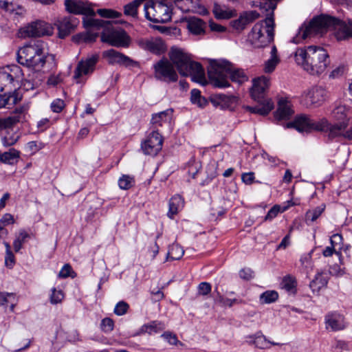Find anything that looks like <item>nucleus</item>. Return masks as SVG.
<instances>
[{"instance_id":"nucleus-7","label":"nucleus","mask_w":352,"mask_h":352,"mask_svg":"<svg viewBox=\"0 0 352 352\" xmlns=\"http://www.w3.org/2000/svg\"><path fill=\"white\" fill-rule=\"evenodd\" d=\"M270 87V78L261 76L253 80L251 96L258 104L255 107H247L252 113L261 116L267 115L274 108V102L270 98H265V91Z\"/></svg>"},{"instance_id":"nucleus-43","label":"nucleus","mask_w":352,"mask_h":352,"mask_svg":"<svg viewBox=\"0 0 352 352\" xmlns=\"http://www.w3.org/2000/svg\"><path fill=\"white\" fill-rule=\"evenodd\" d=\"M29 237L30 235L24 230H21L19 231L13 242L14 249L16 252L21 250L23 243L25 242V239Z\"/></svg>"},{"instance_id":"nucleus-55","label":"nucleus","mask_w":352,"mask_h":352,"mask_svg":"<svg viewBox=\"0 0 352 352\" xmlns=\"http://www.w3.org/2000/svg\"><path fill=\"white\" fill-rule=\"evenodd\" d=\"M285 209H280V207L278 205L273 206L267 212V215L265 217V221H272L274 219L279 212H283Z\"/></svg>"},{"instance_id":"nucleus-6","label":"nucleus","mask_w":352,"mask_h":352,"mask_svg":"<svg viewBox=\"0 0 352 352\" xmlns=\"http://www.w3.org/2000/svg\"><path fill=\"white\" fill-rule=\"evenodd\" d=\"M84 27L95 28L97 30L103 28L101 41L112 46L127 47L129 44L130 39L126 32L121 28H115L111 21L86 18L84 20Z\"/></svg>"},{"instance_id":"nucleus-30","label":"nucleus","mask_w":352,"mask_h":352,"mask_svg":"<svg viewBox=\"0 0 352 352\" xmlns=\"http://www.w3.org/2000/svg\"><path fill=\"white\" fill-rule=\"evenodd\" d=\"M21 153L19 151L12 148L8 151L0 153V162L3 164H14L20 158Z\"/></svg>"},{"instance_id":"nucleus-16","label":"nucleus","mask_w":352,"mask_h":352,"mask_svg":"<svg viewBox=\"0 0 352 352\" xmlns=\"http://www.w3.org/2000/svg\"><path fill=\"white\" fill-rule=\"evenodd\" d=\"M348 126L347 121H344L335 124H331L327 121V126L323 131L328 132L329 138L344 137L348 140H352V128L345 131Z\"/></svg>"},{"instance_id":"nucleus-9","label":"nucleus","mask_w":352,"mask_h":352,"mask_svg":"<svg viewBox=\"0 0 352 352\" xmlns=\"http://www.w3.org/2000/svg\"><path fill=\"white\" fill-rule=\"evenodd\" d=\"M173 4L171 0H146L145 16L154 23L168 22L171 19Z\"/></svg>"},{"instance_id":"nucleus-62","label":"nucleus","mask_w":352,"mask_h":352,"mask_svg":"<svg viewBox=\"0 0 352 352\" xmlns=\"http://www.w3.org/2000/svg\"><path fill=\"white\" fill-rule=\"evenodd\" d=\"M333 253H335L339 258H340V252L337 251L336 248L331 245V246L325 248V249L322 252V255L325 257H328L332 256Z\"/></svg>"},{"instance_id":"nucleus-34","label":"nucleus","mask_w":352,"mask_h":352,"mask_svg":"<svg viewBox=\"0 0 352 352\" xmlns=\"http://www.w3.org/2000/svg\"><path fill=\"white\" fill-rule=\"evenodd\" d=\"M236 100V97L233 96H227L225 94H217L214 100L218 105L221 106L222 109L229 108Z\"/></svg>"},{"instance_id":"nucleus-47","label":"nucleus","mask_w":352,"mask_h":352,"mask_svg":"<svg viewBox=\"0 0 352 352\" xmlns=\"http://www.w3.org/2000/svg\"><path fill=\"white\" fill-rule=\"evenodd\" d=\"M302 267L306 270L308 274L313 270V263L311 260V253L304 254L300 259Z\"/></svg>"},{"instance_id":"nucleus-53","label":"nucleus","mask_w":352,"mask_h":352,"mask_svg":"<svg viewBox=\"0 0 352 352\" xmlns=\"http://www.w3.org/2000/svg\"><path fill=\"white\" fill-rule=\"evenodd\" d=\"M213 13L217 19H228L230 14L228 12L224 10L219 5L214 4L213 7Z\"/></svg>"},{"instance_id":"nucleus-45","label":"nucleus","mask_w":352,"mask_h":352,"mask_svg":"<svg viewBox=\"0 0 352 352\" xmlns=\"http://www.w3.org/2000/svg\"><path fill=\"white\" fill-rule=\"evenodd\" d=\"M190 100L192 103L197 104L199 107H204L206 104V100L201 96V92L197 89L191 91Z\"/></svg>"},{"instance_id":"nucleus-48","label":"nucleus","mask_w":352,"mask_h":352,"mask_svg":"<svg viewBox=\"0 0 352 352\" xmlns=\"http://www.w3.org/2000/svg\"><path fill=\"white\" fill-rule=\"evenodd\" d=\"M76 276V272L72 270V266L68 263L63 265L58 274V277L60 278H66L67 277L75 278Z\"/></svg>"},{"instance_id":"nucleus-31","label":"nucleus","mask_w":352,"mask_h":352,"mask_svg":"<svg viewBox=\"0 0 352 352\" xmlns=\"http://www.w3.org/2000/svg\"><path fill=\"white\" fill-rule=\"evenodd\" d=\"M328 283L327 276L323 272H318L315 278L311 281L309 287L313 292H318L321 288L327 286Z\"/></svg>"},{"instance_id":"nucleus-36","label":"nucleus","mask_w":352,"mask_h":352,"mask_svg":"<svg viewBox=\"0 0 352 352\" xmlns=\"http://www.w3.org/2000/svg\"><path fill=\"white\" fill-rule=\"evenodd\" d=\"M324 209L325 205L321 204L312 210H309L305 214L306 223H309L315 221L324 211Z\"/></svg>"},{"instance_id":"nucleus-33","label":"nucleus","mask_w":352,"mask_h":352,"mask_svg":"<svg viewBox=\"0 0 352 352\" xmlns=\"http://www.w3.org/2000/svg\"><path fill=\"white\" fill-rule=\"evenodd\" d=\"M19 100L20 98L16 93L0 94V108H10L11 105L16 104Z\"/></svg>"},{"instance_id":"nucleus-54","label":"nucleus","mask_w":352,"mask_h":352,"mask_svg":"<svg viewBox=\"0 0 352 352\" xmlns=\"http://www.w3.org/2000/svg\"><path fill=\"white\" fill-rule=\"evenodd\" d=\"M129 308V305L124 301L118 302L114 308V313L117 316H122L125 314Z\"/></svg>"},{"instance_id":"nucleus-64","label":"nucleus","mask_w":352,"mask_h":352,"mask_svg":"<svg viewBox=\"0 0 352 352\" xmlns=\"http://www.w3.org/2000/svg\"><path fill=\"white\" fill-rule=\"evenodd\" d=\"M241 179L245 184H251L254 180V174L252 172L243 173Z\"/></svg>"},{"instance_id":"nucleus-32","label":"nucleus","mask_w":352,"mask_h":352,"mask_svg":"<svg viewBox=\"0 0 352 352\" xmlns=\"http://www.w3.org/2000/svg\"><path fill=\"white\" fill-rule=\"evenodd\" d=\"M145 2L146 0H133V1L126 4L124 6V14L126 16H129L134 18L137 17L138 8L142 4L144 6Z\"/></svg>"},{"instance_id":"nucleus-37","label":"nucleus","mask_w":352,"mask_h":352,"mask_svg":"<svg viewBox=\"0 0 352 352\" xmlns=\"http://www.w3.org/2000/svg\"><path fill=\"white\" fill-rule=\"evenodd\" d=\"M183 248L178 244H172L169 246L166 260H179L184 255Z\"/></svg>"},{"instance_id":"nucleus-26","label":"nucleus","mask_w":352,"mask_h":352,"mask_svg":"<svg viewBox=\"0 0 352 352\" xmlns=\"http://www.w3.org/2000/svg\"><path fill=\"white\" fill-rule=\"evenodd\" d=\"M184 201L180 195H175L172 197L169 201L168 217L172 219L175 214H177L184 208Z\"/></svg>"},{"instance_id":"nucleus-44","label":"nucleus","mask_w":352,"mask_h":352,"mask_svg":"<svg viewBox=\"0 0 352 352\" xmlns=\"http://www.w3.org/2000/svg\"><path fill=\"white\" fill-rule=\"evenodd\" d=\"M65 298V294L61 289H56L53 287L51 289V294L50 295V301L52 305L61 303Z\"/></svg>"},{"instance_id":"nucleus-11","label":"nucleus","mask_w":352,"mask_h":352,"mask_svg":"<svg viewBox=\"0 0 352 352\" xmlns=\"http://www.w3.org/2000/svg\"><path fill=\"white\" fill-rule=\"evenodd\" d=\"M154 76L160 81L170 83L178 80V75L172 63L162 58L153 65Z\"/></svg>"},{"instance_id":"nucleus-39","label":"nucleus","mask_w":352,"mask_h":352,"mask_svg":"<svg viewBox=\"0 0 352 352\" xmlns=\"http://www.w3.org/2000/svg\"><path fill=\"white\" fill-rule=\"evenodd\" d=\"M348 109L345 106H338L332 111L333 118L339 122L347 121L349 124V119L347 118Z\"/></svg>"},{"instance_id":"nucleus-35","label":"nucleus","mask_w":352,"mask_h":352,"mask_svg":"<svg viewBox=\"0 0 352 352\" xmlns=\"http://www.w3.org/2000/svg\"><path fill=\"white\" fill-rule=\"evenodd\" d=\"M41 74L38 72H34L33 76L28 75V79H25L23 86L25 89H34L42 82Z\"/></svg>"},{"instance_id":"nucleus-24","label":"nucleus","mask_w":352,"mask_h":352,"mask_svg":"<svg viewBox=\"0 0 352 352\" xmlns=\"http://www.w3.org/2000/svg\"><path fill=\"white\" fill-rule=\"evenodd\" d=\"M141 46L153 54H160L164 51V45L160 38H151L141 41Z\"/></svg>"},{"instance_id":"nucleus-59","label":"nucleus","mask_w":352,"mask_h":352,"mask_svg":"<svg viewBox=\"0 0 352 352\" xmlns=\"http://www.w3.org/2000/svg\"><path fill=\"white\" fill-rule=\"evenodd\" d=\"M239 276L241 278L249 280L254 276V272L250 268H243L239 272Z\"/></svg>"},{"instance_id":"nucleus-25","label":"nucleus","mask_w":352,"mask_h":352,"mask_svg":"<svg viewBox=\"0 0 352 352\" xmlns=\"http://www.w3.org/2000/svg\"><path fill=\"white\" fill-rule=\"evenodd\" d=\"M206 27V23L199 18L190 17L187 21V28L195 35L204 34Z\"/></svg>"},{"instance_id":"nucleus-49","label":"nucleus","mask_w":352,"mask_h":352,"mask_svg":"<svg viewBox=\"0 0 352 352\" xmlns=\"http://www.w3.org/2000/svg\"><path fill=\"white\" fill-rule=\"evenodd\" d=\"M280 285L286 291L292 292L296 287V280L292 276H287L283 278Z\"/></svg>"},{"instance_id":"nucleus-52","label":"nucleus","mask_w":352,"mask_h":352,"mask_svg":"<svg viewBox=\"0 0 352 352\" xmlns=\"http://www.w3.org/2000/svg\"><path fill=\"white\" fill-rule=\"evenodd\" d=\"M133 178L124 175L118 180V185L121 189L126 190L133 186Z\"/></svg>"},{"instance_id":"nucleus-17","label":"nucleus","mask_w":352,"mask_h":352,"mask_svg":"<svg viewBox=\"0 0 352 352\" xmlns=\"http://www.w3.org/2000/svg\"><path fill=\"white\" fill-rule=\"evenodd\" d=\"M79 23L78 19L75 16L63 17L58 19L55 25L58 30V36L64 38L68 36Z\"/></svg>"},{"instance_id":"nucleus-19","label":"nucleus","mask_w":352,"mask_h":352,"mask_svg":"<svg viewBox=\"0 0 352 352\" xmlns=\"http://www.w3.org/2000/svg\"><path fill=\"white\" fill-rule=\"evenodd\" d=\"M103 56L107 58L108 63L111 65L118 64L124 66H131L135 63V61L127 56L113 49L104 51L103 52Z\"/></svg>"},{"instance_id":"nucleus-13","label":"nucleus","mask_w":352,"mask_h":352,"mask_svg":"<svg viewBox=\"0 0 352 352\" xmlns=\"http://www.w3.org/2000/svg\"><path fill=\"white\" fill-rule=\"evenodd\" d=\"M163 144L162 136L153 131L147 138L142 142L141 148L145 155H156L161 151Z\"/></svg>"},{"instance_id":"nucleus-46","label":"nucleus","mask_w":352,"mask_h":352,"mask_svg":"<svg viewBox=\"0 0 352 352\" xmlns=\"http://www.w3.org/2000/svg\"><path fill=\"white\" fill-rule=\"evenodd\" d=\"M19 139V136L15 133L9 132L1 138V143L6 147L11 146L15 144Z\"/></svg>"},{"instance_id":"nucleus-12","label":"nucleus","mask_w":352,"mask_h":352,"mask_svg":"<svg viewBox=\"0 0 352 352\" xmlns=\"http://www.w3.org/2000/svg\"><path fill=\"white\" fill-rule=\"evenodd\" d=\"M98 57L96 55H92L85 59L80 60L75 69L74 78L77 83L84 82L83 76L91 74L95 69Z\"/></svg>"},{"instance_id":"nucleus-23","label":"nucleus","mask_w":352,"mask_h":352,"mask_svg":"<svg viewBox=\"0 0 352 352\" xmlns=\"http://www.w3.org/2000/svg\"><path fill=\"white\" fill-rule=\"evenodd\" d=\"M327 329L331 328L333 331H339L344 329L345 322L343 316L338 313L329 314L325 316Z\"/></svg>"},{"instance_id":"nucleus-5","label":"nucleus","mask_w":352,"mask_h":352,"mask_svg":"<svg viewBox=\"0 0 352 352\" xmlns=\"http://www.w3.org/2000/svg\"><path fill=\"white\" fill-rule=\"evenodd\" d=\"M169 58L182 76H190L192 80L203 85L206 84L204 68L200 63L192 60L189 54L180 49L173 48Z\"/></svg>"},{"instance_id":"nucleus-27","label":"nucleus","mask_w":352,"mask_h":352,"mask_svg":"<svg viewBox=\"0 0 352 352\" xmlns=\"http://www.w3.org/2000/svg\"><path fill=\"white\" fill-rule=\"evenodd\" d=\"M247 341L249 344L254 345L256 347L265 349L270 347L271 342L267 340L261 333L258 332L254 336H250Z\"/></svg>"},{"instance_id":"nucleus-41","label":"nucleus","mask_w":352,"mask_h":352,"mask_svg":"<svg viewBox=\"0 0 352 352\" xmlns=\"http://www.w3.org/2000/svg\"><path fill=\"white\" fill-rule=\"evenodd\" d=\"M91 28L95 29V28H86V29L87 30H90ZM96 30H97V29L96 28ZM98 35V33L93 32L91 30H88L86 32L78 34L75 37V39H76L77 41H78V42L82 41V42H85V43H91V42H94L96 40V38H97Z\"/></svg>"},{"instance_id":"nucleus-58","label":"nucleus","mask_w":352,"mask_h":352,"mask_svg":"<svg viewBox=\"0 0 352 352\" xmlns=\"http://www.w3.org/2000/svg\"><path fill=\"white\" fill-rule=\"evenodd\" d=\"M11 299H15V295L13 293L0 292V306L10 302Z\"/></svg>"},{"instance_id":"nucleus-1","label":"nucleus","mask_w":352,"mask_h":352,"mask_svg":"<svg viewBox=\"0 0 352 352\" xmlns=\"http://www.w3.org/2000/svg\"><path fill=\"white\" fill-rule=\"evenodd\" d=\"M333 30L337 40L342 41L352 37V21L348 23L328 15L314 17L308 23H305L293 38L292 42L300 43L303 40L315 36H322L328 30Z\"/></svg>"},{"instance_id":"nucleus-20","label":"nucleus","mask_w":352,"mask_h":352,"mask_svg":"<svg viewBox=\"0 0 352 352\" xmlns=\"http://www.w3.org/2000/svg\"><path fill=\"white\" fill-rule=\"evenodd\" d=\"M259 17L260 14L256 10L247 11L242 13L237 19L233 20L231 24L234 29L241 31Z\"/></svg>"},{"instance_id":"nucleus-28","label":"nucleus","mask_w":352,"mask_h":352,"mask_svg":"<svg viewBox=\"0 0 352 352\" xmlns=\"http://www.w3.org/2000/svg\"><path fill=\"white\" fill-rule=\"evenodd\" d=\"M173 111L171 109H167L155 113L152 116L151 123L153 125L162 126L164 124L168 123L172 117Z\"/></svg>"},{"instance_id":"nucleus-21","label":"nucleus","mask_w":352,"mask_h":352,"mask_svg":"<svg viewBox=\"0 0 352 352\" xmlns=\"http://www.w3.org/2000/svg\"><path fill=\"white\" fill-rule=\"evenodd\" d=\"M30 107L28 104H23L16 107L8 116L10 124L12 126L17 123H23L28 121Z\"/></svg>"},{"instance_id":"nucleus-3","label":"nucleus","mask_w":352,"mask_h":352,"mask_svg":"<svg viewBox=\"0 0 352 352\" xmlns=\"http://www.w3.org/2000/svg\"><path fill=\"white\" fill-rule=\"evenodd\" d=\"M50 60L54 62L55 56L53 54H48L47 44L41 40L32 41L17 52L18 63L34 72H39Z\"/></svg>"},{"instance_id":"nucleus-22","label":"nucleus","mask_w":352,"mask_h":352,"mask_svg":"<svg viewBox=\"0 0 352 352\" xmlns=\"http://www.w3.org/2000/svg\"><path fill=\"white\" fill-rule=\"evenodd\" d=\"M294 113L290 101L281 98L278 103V109L275 112V117L278 120H287Z\"/></svg>"},{"instance_id":"nucleus-40","label":"nucleus","mask_w":352,"mask_h":352,"mask_svg":"<svg viewBox=\"0 0 352 352\" xmlns=\"http://www.w3.org/2000/svg\"><path fill=\"white\" fill-rule=\"evenodd\" d=\"M15 89L16 85L14 83L12 80L9 77L7 70L0 72V91H3L4 89L8 87L10 90L12 89V86Z\"/></svg>"},{"instance_id":"nucleus-15","label":"nucleus","mask_w":352,"mask_h":352,"mask_svg":"<svg viewBox=\"0 0 352 352\" xmlns=\"http://www.w3.org/2000/svg\"><path fill=\"white\" fill-rule=\"evenodd\" d=\"M66 10L76 14H82L85 19H93L91 16L95 15V12L91 8L90 4L87 1L76 0H65Z\"/></svg>"},{"instance_id":"nucleus-51","label":"nucleus","mask_w":352,"mask_h":352,"mask_svg":"<svg viewBox=\"0 0 352 352\" xmlns=\"http://www.w3.org/2000/svg\"><path fill=\"white\" fill-rule=\"evenodd\" d=\"M97 12L102 17L116 19L122 16V13L110 9H98Z\"/></svg>"},{"instance_id":"nucleus-57","label":"nucleus","mask_w":352,"mask_h":352,"mask_svg":"<svg viewBox=\"0 0 352 352\" xmlns=\"http://www.w3.org/2000/svg\"><path fill=\"white\" fill-rule=\"evenodd\" d=\"M211 285L207 282H202L198 285V294L201 296H206L210 293Z\"/></svg>"},{"instance_id":"nucleus-42","label":"nucleus","mask_w":352,"mask_h":352,"mask_svg":"<svg viewBox=\"0 0 352 352\" xmlns=\"http://www.w3.org/2000/svg\"><path fill=\"white\" fill-rule=\"evenodd\" d=\"M278 298L276 291L269 290L263 292L260 296V301L262 304H270L275 302Z\"/></svg>"},{"instance_id":"nucleus-50","label":"nucleus","mask_w":352,"mask_h":352,"mask_svg":"<svg viewBox=\"0 0 352 352\" xmlns=\"http://www.w3.org/2000/svg\"><path fill=\"white\" fill-rule=\"evenodd\" d=\"M163 328H164V327L162 323L157 322V321H154V322H151L148 324L144 325L142 327V331H144V332H146V333H148L151 334L154 332L156 333L159 330H160Z\"/></svg>"},{"instance_id":"nucleus-63","label":"nucleus","mask_w":352,"mask_h":352,"mask_svg":"<svg viewBox=\"0 0 352 352\" xmlns=\"http://www.w3.org/2000/svg\"><path fill=\"white\" fill-rule=\"evenodd\" d=\"M162 336L170 344L175 345L179 342L176 335L169 332H165Z\"/></svg>"},{"instance_id":"nucleus-4","label":"nucleus","mask_w":352,"mask_h":352,"mask_svg":"<svg viewBox=\"0 0 352 352\" xmlns=\"http://www.w3.org/2000/svg\"><path fill=\"white\" fill-rule=\"evenodd\" d=\"M208 74L212 85L220 88L230 86L228 78L239 84L248 80V77L242 69L235 68L230 62L226 60L211 61Z\"/></svg>"},{"instance_id":"nucleus-60","label":"nucleus","mask_w":352,"mask_h":352,"mask_svg":"<svg viewBox=\"0 0 352 352\" xmlns=\"http://www.w3.org/2000/svg\"><path fill=\"white\" fill-rule=\"evenodd\" d=\"M280 0H262L261 4L263 5V7L267 10H270L274 11L277 6V3Z\"/></svg>"},{"instance_id":"nucleus-56","label":"nucleus","mask_w":352,"mask_h":352,"mask_svg":"<svg viewBox=\"0 0 352 352\" xmlns=\"http://www.w3.org/2000/svg\"><path fill=\"white\" fill-rule=\"evenodd\" d=\"M114 323L109 318H104L101 322V328L104 332H110L113 329Z\"/></svg>"},{"instance_id":"nucleus-8","label":"nucleus","mask_w":352,"mask_h":352,"mask_svg":"<svg viewBox=\"0 0 352 352\" xmlns=\"http://www.w3.org/2000/svg\"><path fill=\"white\" fill-rule=\"evenodd\" d=\"M274 37L273 11L265 20L256 23L248 34V41L254 47L267 46Z\"/></svg>"},{"instance_id":"nucleus-61","label":"nucleus","mask_w":352,"mask_h":352,"mask_svg":"<svg viewBox=\"0 0 352 352\" xmlns=\"http://www.w3.org/2000/svg\"><path fill=\"white\" fill-rule=\"evenodd\" d=\"M64 106V101L60 99H57L52 103L51 108L54 112L59 113L63 110Z\"/></svg>"},{"instance_id":"nucleus-2","label":"nucleus","mask_w":352,"mask_h":352,"mask_svg":"<svg viewBox=\"0 0 352 352\" xmlns=\"http://www.w3.org/2000/svg\"><path fill=\"white\" fill-rule=\"evenodd\" d=\"M294 57L298 65L314 76H320L323 74L331 62L327 50L316 45H309L306 48H298Z\"/></svg>"},{"instance_id":"nucleus-10","label":"nucleus","mask_w":352,"mask_h":352,"mask_svg":"<svg viewBox=\"0 0 352 352\" xmlns=\"http://www.w3.org/2000/svg\"><path fill=\"white\" fill-rule=\"evenodd\" d=\"M327 126V120L321 119L318 121L312 120L309 116L302 114L296 117L294 122L287 124V127H294L300 132L312 131H324Z\"/></svg>"},{"instance_id":"nucleus-14","label":"nucleus","mask_w":352,"mask_h":352,"mask_svg":"<svg viewBox=\"0 0 352 352\" xmlns=\"http://www.w3.org/2000/svg\"><path fill=\"white\" fill-rule=\"evenodd\" d=\"M53 32V27L43 21L32 22L23 29L25 36L29 37L50 36Z\"/></svg>"},{"instance_id":"nucleus-18","label":"nucleus","mask_w":352,"mask_h":352,"mask_svg":"<svg viewBox=\"0 0 352 352\" xmlns=\"http://www.w3.org/2000/svg\"><path fill=\"white\" fill-rule=\"evenodd\" d=\"M326 91L321 87H314L305 94V103L307 107L319 106L325 100Z\"/></svg>"},{"instance_id":"nucleus-38","label":"nucleus","mask_w":352,"mask_h":352,"mask_svg":"<svg viewBox=\"0 0 352 352\" xmlns=\"http://www.w3.org/2000/svg\"><path fill=\"white\" fill-rule=\"evenodd\" d=\"M8 74L16 86H19L23 79L22 70L21 67L17 65H14L11 68H9Z\"/></svg>"},{"instance_id":"nucleus-29","label":"nucleus","mask_w":352,"mask_h":352,"mask_svg":"<svg viewBox=\"0 0 352 352\" xmlns=\"http://www.w3.org/2000/svg\"><path fill=\"white\" fill-rule=\"evenodd\" d=\"M279 62L280 58L277 54V49L275 45H273L270 52V58L264 64V72L265 73H272Z\"/></svg>"}]
</instances>
